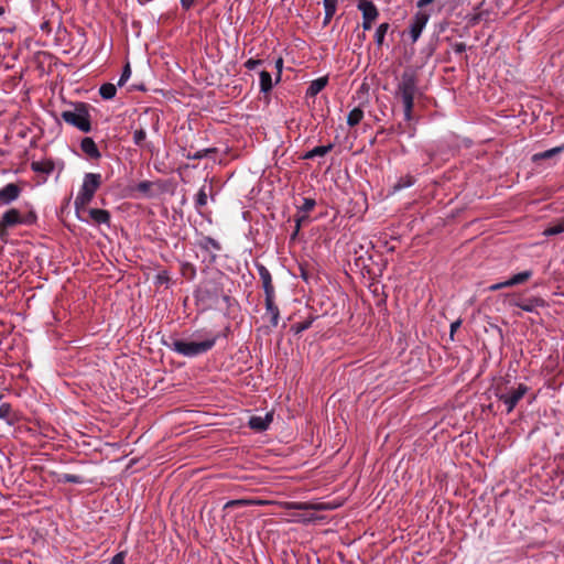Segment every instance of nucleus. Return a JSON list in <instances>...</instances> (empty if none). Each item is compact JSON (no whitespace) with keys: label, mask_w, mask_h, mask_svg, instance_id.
<instances>
[{"label":"nucleus","mask_w":564,"mask_h":564,"mask_svg":"<svg viewBox=\"0 0 564 564\" xmlns=\"http://www.w3.org/2000/svg\"><path fill=\"white\" fill-rule=\"evenodd\" d=\"M417 93V79L412 70H405L397 85L395 98L400 99L404 108V119L410 121L412 119V111L414 106V97Z\"/></svg>","instance_id":"nucleus-1"},{"label":"nucleus","mask_w":564,"mask_h":564,"mask_svg":"<svg viewBox=\"0 0 564 564\" xmlns=\"http://www.w3.org/2000/svg\"><path fill=\"white\" fill-rule=\"evenodd\" d=\"M217 336L204 340L174 339L170 344L171 350L184 357L193 358L209 351L216 344Z\"/></svg>","instance_id":"nucleus-2"},{"label":"nucleus","mask_w":564,"mask_h":564,"mask_svg":"<svg viewBox=\"0 0 564 564\" xmlns=\"http://www.w3.org/2000/svg\"><path fill=\"white\" fill-rule=\"evenodd\" d=\"M36 221V214L34 212H29L26 214H22L17 208L8 209L0 219V239L6 240L8 236V229L15 227L18 225H33Z\"/></svg>","instance_id":"nucleus-3"},{"label":"nucleus","mask_w":564,"mask_h":564,"mask_svg":"<svg viewBox=\"0 0 564 564\" xmlns=\"http://www.w3.org/2000/svg\"><path fill=\"white\" fill-rule=\"evenodd\" d=\"M101 185V175L98 173H87L84 176L82 187L75 198L74 206L76 210L85 208L93 199L96 191Z\"/></svg>","instance_id":"nucleus-4"},{"label":"nucleus","mask_w":564,"mask_h":564,"mask_svg":"<svg viewBox=\"0 0 564 564\" xmlns=\"http://www.w3.org/2000/svg\"><path fill=\"white\" fill-rule=\"evenodd\" d=\"M61 117L66 123L76 127L82 132L90 131V117L85 104H76L73 109L64 110Z\"/></svg>","instance_id":"nucleus-5"},{"label":"nucleus","mask_w":564,"mask_h":564,"mask_svg":"<svg viewBox=\"0 0 564 564\" xmlns=\"http://www.w3.org/2000/svg\"><path fill=\"white\" fill-rule=\"evenodd\" d=\"M528 391L529 387L527 384L518 383L516 387L506 390L499 388L496 395L505 404L507 413H511Z\"/></svg>","instance_id":"nucleus-6"},{"label":"nucleus","mask_w":564,"mask_h":564,"mask_svg":"<svg viewBox=\"0 0 564 564\" xmlns=\"http://www.w3.org/2000/svg\"><path fill=\"white\" fill-rule=\"evenodd\" d=\"M21 188L14 184L9 183L0 189V207L7 206L19 198Z\"/></svg>","instance_id":"nucleus-7"},{"label":"nucleus","mask_w":564,"mask_h":564,"mask_svg":"<svg viewBox=\"0 0 564 564\" xmlns=\"http://www.w3.org/2000/svg\"><path fill=\"white\" fill-rule=\"evenodd\" d=\"M427 21H429V14H426L424 12H419L414 15V18L411 22V25H410V34H411V39L413 42H415L420 37Z\"/></svg>","instance_id":"nucleus-8"},{"label":"nucleus","mask_w":564,"mask_h":564,"mask_svg":"<svg viewBox=\"0 0 564 564\" xmlns=\"http://www.w3.org/2000/svg\"><path fill=\"white\" fill-rule=\"evenodd\" d=\"M273 421V413L268 412L264 415H252L249 419L248 425L250 429L257 432H263L268 430L271 422Z\"/></svg>","instance_id":"nucleus-9"},{"label":"nucleus","mask_w":564,"mask_h":564,"mask_svg":"<svg viewBox=\"0 0 564 564\" xmlns=\"http://www.w3.org/2000/svg\"><path fill=\"white\" fill-rule=\"evenodd\" d=\"M275 294L265 295V316L269 317L270 323L273 327L278 326L280 318L279 307L274 303Z\"/></svg>","instance_id":"nucleus-10"},{"label":"nucleus","mask_w":564,"mask_h":564,"mask_svg":"<svg viewBox=\"0 0 564 564\" xmlns=\"http://www.w3.org/2000/svg\"><path fill=\"white\" fill-rule=\"evenodd\" d=\"M257 269H258L261 282H262L264 295L275 294L274 286L272 284V278H271L269 270L263 264H258Z\"/></svg>","instance_id":"nucleus-11"},{"label":"nucleus","mask_w":564,"mask_h":564,"mask_svg":"<svg viewBox=\"0 0 564 564\" xmlns=\"http://www.w3.org/2000/svg\"><path fill=\"white\" fill-rule=\"evenodd\" d=\"M358 9L362 13V20L375 21L378 17V10L372 1L359 0Z\"/></svg>","instance_id":"nucleus-12"},{"label":"nucleus","mask_w":564,"mask_h":564,"mask_svg":"<svg viewBox=\"0 0 564 564\" xmlns=\"http://www.w3.org/2000/svg\"><path fill=\"white\" fill-rule=\"evenodd\" d=\"M80 148L91 159L100 158V152L91 138H85L82 140Z\"/></svg>","instance_id":"nucleus-13"},{"label":"nucleus","mask_w":564,"mask_h":564,"mask_svg":"<svg viewBox=\"0 0 564 564\" xmlns=\"http://www.w3.org/2000/svg\"><path fill=\"white\" fill-rule=\"evenodd\" d=\"M89 216L91 220L96 224H109L110 221V214L106 209H99V208H91L89 209Z\"/></svg>","instance_id":"nucleus-14"},{"label":"nucleus","mask_w":564,"mask_h":564,"mask_svg":"<svg viewBox=\"0 0 564 564\" xmlns=\"http://www.w3.org/2000/svg\"><path fill=\"white\" fill-rule=\"evenodd\" d=\"M31 167L36 173L51 174L54 171V163L51 160L33 161Z\"/></svg>","instance_id":"nucleus-15"},{"label":"nucleus","mask_w":564,"mask_h":564,"mask_svg":"<svg viewBox=\"0 0 564 564\" xmlns=\"http://www.w3.org/2000/svg\"><path fill=\"white\" fill-rule=\"evenodd\" d=\"M133 143L140 148H150V143L147 142L145 128L140 123V127L133 131Z\"/></svg>","instance_id":"nucleus-16"},{"label":"nucleus","mask_w":564,"mask_h":564,"mask_svg":"<svg viewBox=\"0 0 564 564\" xmlns=\"http://www.w3.org/2000/svg\"><path fill=\"white\" fill-rule=\"evenodd\" d=\"M333 147V144L315 147L312 150L307 151L303 155V159L311 160L314 159L315 156H324L332 151Z\"/></svg>","instance_id":"nucleus-17"},{"label":"nucleus","mask_w":564,"mask_h":564,"mask_svg":"<svg viewBox=\"0 0 564 564\" xmlns=\"http://www.w3.org/2000/svg\"><path fill=\"white\" fill-rule=\"evenodd\" d=\"M514 305L525 312H534L536 307L543 306L544 302L540 299H530V300L523 301V302L517 301V302H514Z\"/></svg>","instance_id":"nucleus-18"},{"label":"nucleus","mask_w":564,"mask_h":564,"mask_svg":"<svg viewBox=\"0 0 564 564\" xmlns=\"http://www.w3.org/2000/svg\"><path fill=\"white\" fill-rule=\"evenodd\" d=\"M326 84H327L326 77H321V78L313 80L307 88V95H310V96L317 95L322 89H324Z\"/></svg>","instance_id":"nucleus-19"},{"label":"nucleus","mask_w":564,"mask_h":564,"mask_svg":"<svg viewBox=\"0 0 564 564\" xmlns=\"http://www.w3.org/2000/svg\"><path fill=\"white\" fill-rule=\"evenodd\" d=\"M337 1L338 0H325L324 2V9H325V21L324 23L327 24L332 18L334 17L336 9H337Z\"/></svg>","instance_id":"nucleus-20"},{"label":"nucleus","mask_w":564,"mask_h":564,"mask_svg":"<svg viewBox=\"0 0 564 564\" xmlns=\"http://www.w3.org/2000/svg\"><path fill=\"white\" fill-rule=\"evenodd\" d=\"M364 118V111L356 107L347 116V124L350 127L357 126Z\"/></svg>","instance_id":"nucleus-21"},{"label":"nucleus","mask_w":564,"mask_h":564,"mask_svg":"<svg viewBox=\"0 0 564 564\" xmlns=\"http://www.w3.org/2000/svg\"><path fill=\"white\" fill-rule=\"evenodd\" d=\"M272 77L269 72L262 70L260 73V90L262 93H268L272 89Z\"/></svg>","instance_id":"nucleus-22"},{"label":"nucleus","mask_w":564,"mask_h":564,"mask_svg":"<svg viewBox=\"0 0 564 564\" xmlns=\"http://www.w3.org/2000/svg\"><path fill=\"white\" fill-rule=\"evenodd\" d=\"M116 93H117V87H116V85H113L111 83H106V84L101 85L99 88L100 96L106 100L113 98L116 96Z\"/></svg>","instance_id":"nucleus-23"},{"label":"nucleus","mask_w":564,"mask_h":564,"mask_svg":"<svg viewBox=\"0 0 564 564\" xmlns=\"http://www.w3.org/2000/svg\"><path fill=\"white\" fill-rule=\"evenodd\" d=\"M290 508L295 510H325L328 507L324 503L308 505L305 502H292L290 503Z\"/></svg>","instance_id":"nucleus-24"},{"label":"nucleus","mask_w":564,"mask_h":564,"mask_svg":"<svg viewBox=\"0 0 564 564\" xmlns=\"http://www.w3.org/2000/svg\"><path fill=\"white\" fill-rule=\"evenodd\" d=\"M532 276L531 270H525L523 272L517 273L510 278V283L513 285L522 284L527 282Z\"/></svg>","instance_id":"nucleus-25"},{"label":"nucleus","mask_w":564,"mask_h":564,"mask_svg":"<svg viewBox=\"0 0 564 564\" xmlns=\"http://www.w3.org/2000/svg\"><path fill=\"white\" fill-rule=\"evenodd\" d=\"M0 419L7 421L9 424L13 423V412L9 403H2L0 405Z\"/></svg>","instance_id":"nucleus-26"},{"label":"nucleus","mask_w":564,"mask_h":564,"mask_svg":"<svg viewBox=\"0 0 564 564\" xmlns=\"http://www.w3.org/2000/svg\"><path fill=\"white\" fill-rule=\"evenodd\" d=\"M263 501H256V500H248V499H237V500H230L226 502L225 509L232 508V507H242V506H250V505H262Z\"/></svg>","instance_id":"nucleus-27"},{"label":"nucleus","mask_w":564,"mask_h":564,"mask_svg":"<svg viewBox=\"0 0 564 564\" xmlns=\"http://www.w3.org/2000/svg\"><path fill=\"white\" fill-rule=\"evenodd\" d=\"M562 150H563V148L557 147V148H553V149L546 150V151L541 152V153H536V154L533 155V161L550 159L553 155L558 154Z\"/></svg>","instance_id":"nucleus-28"},{"label":"nucleus","mask_w":564,"mask_h":564,"mask_svg":"<svg viewBox=\"0 0 564 564\" xmlns=\"http://www.w3.org/2000/svg\"><path fill=\"white\" fill-rule=\"evenodd\" d=\"M414 184V177L411 176V175H406L404 177H401L397 184H394L393 186V189L394 191H400L402 188H406V187H410L411 185Z\"/></svg>","instance_id":"nucleus-29"},{"label":"nucleus","mask_w":564,"mask_h":564,"mask_svg":"<svg viewBox=\"0 0 564 564\" xmlns=\"http://www.w3.org/2000/svg\"><path fill=\"white\" fill-rule=\"evenodd\" d=\"M388 29H389L388 23H382L378 26L376 34H375L376 43L378 45H381L383 43V40H384Z\"/></svg>","instance_id":"nucleus-30"},{"label":"nucleus","mask_w":564,"mask_h":564,"mask_svg":"<svg viewBox=\"0 0 564 564\" xmlns=\"http://www.w3.org/2000/svg\"><path fill=\"white\" fill-rule=\"evenodd\" d=\"M206 204H207V193H206L205 186H203V187H200V189L198 191V193L196 195L195 205H196V208H202V207L206 206Z\"/></svg>","instance_id":"nucleus-31"},{"label":"nucleus","mask_w":564,"mask_h":564,"mask_svg":"<svg viewBox=\"0 0 564 564\" xmlns=\"http://www.w3.org/2000/svg\"><path fill=\"white\" fill-rule=\"evenodd\" d=\"M215 149H204L195 151L194 153L188 152L186 158L189 160H200L203 158H206L209 153L214 152Z\"/></svg>","instance_id":"nucleus-32"},{"label":"nucleus","mask_w":564,"mask_h":564,"mask_svg":"<svg viewBox=\"0 0 564 564\" xmlns=\"http://www.w3.org/2000/svg\"><path fill=\"white\" fill-rule=\"evenodd\" d=\"M59 481L70 482V484H82L83 478L80 476L74 475V474H63L59 477Z\"/></svg>","instance_id":"nucleus-33"},{"label":"nucleus","mask_w":564,"mask_h":564,"mask_svg":"<svg viewBox=\"0 0 564 564\" xmlns=\"http://www.w3.org/2000/svg\"><path fill=\"white\" fill-rule=\"evenodd\" d=\"M564 231V223H560L555 226L547 227L544 229L543 235L544 236H554L558 235Z\"/></svg>","instance_id":"nucleus-34"},{"label":"nucleus","mask_w":564,"mask_h":564,"mask_svg":"<svg viewBox=\"0 0 564 564\" xmlns=\"http://www.w3.org/2000/svg\"><path fill=\"white\" fill-rule=\"evenodd\" d=\"M131 76V68H130V65L127 64L124 67H123V70H122V74H121V77L119 78L118 80V86L121 87L126 84V82L130 78Z\"/></svg>","instance_id":"nucleus-35"},{"label":"nucleus","mask_w":564,"mask_h":564,"mask_svg":"<svg viewBox=\"0 0 564 564\" xmlns=\"http://www.w3.org/2000/svg\"><path fill=\"white\" fill-rule=\"evenodd\" d=\"M315 206V200L312 198H304L301 209L305 213L311 212Z\"/></svg>","instance_id":"nucleus-36"},{"label":"nucleus","mask_w":564,"mask_h":564,"mask_svg":"<svg viewBox=\"0 0 564 564\" xmlns=\"http://www.w3.org/2000/svg\"><path fill=\"white\" fill-rule=\"evenodd\" d=\"M467 46L463 42H457L453 44V51L455 54H463L466 51Z\"/></svg>","instance_id":"nucleus-37"},{"label":"nucleus","mask_w":564,"mask_h":564,"mask_svg":"<svg viewBox=\"0 0 564 564\" xmlns=\"http://www.w3.org/2000/svg\"><path fill=\"white\" fill-rule=\"evenodd\" d=\"M213 247L215 250H220V245L217 240H215L214 238H210V237H206L205 238V247Z\"/></svg>","instance_id":"nucleus-38"},{"label":"nucleus","mask_w":564,"mask_h":564,"mask_svg":"<svg viewBox=\"0 0 564 564\" xmlns=\"http://www.w3.org/2000/svg\"><path fill=\"white\" fill-rule=\"evenodd\" d=\"M261 64V61L260 59H253V58H249L246 63H245V67L247 69H254L257 66H259Z\"/></svg>","instance_id":"nucleus-39"},{"label":"nucleus","mask_w":564,"mask_h":564,"mask_svg":"<svg viewBox=\"0 0 564 564\" xmlns=\"http://www.w3.org/2000/svg\"><path fill=\"white\" fill-rule=\"evenodd\" d=\"M110 564H124V554L123 553H118L116 554Z\"/></svg>","instance_id":"nucleus-40"},{"label":"nucleus","mask_w":564,"mask_h":564,"mask_svg":"<svg viewBox=\"0 0 564 564\" xmlns=\"http://www.w3.org/2000/svg\"><path fill=\"white\" fill-rule=\"evenodd\" d=\"M481 20V13H474L469 17V23L471 25H475L477 24L479 21Z\"/></svg>","instance_id":"nucleus-41"},{"label":"nucleus","mask_w":564,"mask_h":564,"mask_svg":"<svg viewBox=\"0 0 564 564\" xmlns=\"http://www.w3.org/2000/svg\"><path fill=\"white\" fill-rule=\"evenodd\" d=\"M282 66H283V59L282 58H278L276 62H275V67L278 69L276 82L280 80L281 72H282Z\"/></svg>","instance_id":"nucleus-42"},{"label":"nucleus","mask_w":564,"mask_h":564,"mask_svg":"<svg viewBox=\"0 0 564 564\" xmlns=\"http://www.w3.org/2000/svg\"><path fill=\"white\" fill-rule=\"evenodd\" d=\"M195 0H181V4L184 9H189L194 4Z\"/></svg>","instance_id":"nucleus-43"},{"label":"nucleus","mask_w":564,"mask_h":564,"mask_svg":"<svg viewBox=\"0 0 564 564\" xmlns=\"http://www.w3.org/2000/svg\"><path fill=\"white\" fill-rule=\"evenodd\" d=\"M460 326V321H456L451 324V336L454 335V333L457 330V328Z\"/></svg>","instance_id":"nucleus-44"},{"label":"nucleus","mask_w":564,"mask_h":564,"mask_svg":"<svg viewBox=\"0 0 564 564\" xmlns=\"http://www.w3.org/2000/svg\"><path fill=\"white\" fill-rule=\"evenodd\" d=\"M434 0H419L416 6L417 8H424L426 6H429L430 3H432Z\"/></svg>","instance_id":"nucleus-45"},{"label":"nucleus","mask_w":564,"mask_h":564,"mask_svg":"<svg viewBox=\"0 0 564 564\" xmlns=\"http://www.w3.org/2000/svg\"><path fill=\"white\" fill-rule=\"evenodd\" d=\"M373 21L362 20V28L364 30H370L372 28Z\"/></svg>","instance_id":"nucleus-46"},{"label":"nucleus","mask_w":564,"mask_h":564,"mask_svg":"<svg viewBox=\"0 0 564 564\" xmlns=\"http://www.w3.org/2000/svg\"><path fill=\"white\" fill-rule=\"evenodd\" d=\"M500 283H496V284H492L488 288L489 291L494 292V291H498L500 290Z\"/></svg>","instance_id":"nucleus-47"},{"label":"nucleus","mask_w":564,"mask_h":564,"mask_svg":"<svg viewBox=\"0 0 564 564\" xmlns=\"http://www.w3.org/2000/svg\"><path fill=\"white\" fill-rule=\"evenodd\" d=\"M149 186H150V184L147 183V182H142V183L139 184V188L141 191H147L149 188Z\"/></svg>","instance_id":"nucleus-48"},{"label":"nucleus","mask_w":564,"mask_h":564,"mask_svg":"<svg viewBox=\"0 0 564 564\" xmlns=\"http://www.w3.org/2000/svg\"><path fill=\"white\" fill-rule=\"evenodd\" d=\"M509 283H510V279L507 281L500 282V288L503 289V288L512 286V284H509Z\"/></svg>","instance_id":"nucleus-49"},{"label":"nucleus","mask_w":564,"mask_h":564,"mask_svg":"<svg viewBox=\"0 0 564 564\" xmlns=\"http://www.w3.org/2000/svg\"><path fill=\"white\" fill-rule=\"evenodd\" d=\"M4 10L2 7H0V15L3 14Z\"/></svg>","instance_id":"nucleus-50"}]
</instances>
